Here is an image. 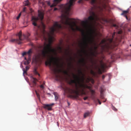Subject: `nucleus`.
Here are the masks:
<instances>
[{"instance_id":"nucleus-34","label":"nucleus","mask_w":131,"mask_h":131,"mask_svg":"<svg viewBox=\"0 0 131 131\" xmlns=\"http://www.w3.org/2000/svg\"><path fill=\"white\" fill-rule=\"evenodd\" d=\"M21 15V13H20V14H19L18 16L16 18H17V19L18 20L19 19V17H20V16Z\"/></svg>"},{"instance_id":"nucleus-19","label":"nucleus","mask_w":131,"mask_h":131,"mask_svg":"<svg viewBox=\"0 0 131 131\" xmlns=\"http://www.w3.org/2000/svg\"><path fill=\"white\" fill-rule=\"evenodd\" d=\"M90 113L89 112H87L85 113L84 115V117L85 118L89 115Z\"/></svg>"},{"instance_id":"nucleus-58","label":"nucleus","mask_w":131,"mask_h":131,"mask_svg":"<svg viewBox=\"0 0 131 131\" xmlns=\"http://www.w3.org/2000/svg\"><path fill=\"white\" fill-rule=\"evenodd\" d=\"M113 33H116V32H113Z\"/></svg>"},{"instance_id":"nucleus-14","label":"nucleus","mask_w":131,"mask_h":131,"mask_svg":"<svg viewBox=\"0 0 131 131\" xmlns=\"http://www.w3.org/2000/svg\"><path fill=\"white\" fill-rule=\"evenodd\" d=\"M53 94L55 96V100L56 101L57 100L58 98L59 97V96L58 93L56 92H54Z\"/></svg>"},{"instance_id":"nucleus-51","label":"nucleus","mask_w":131,"mask_h":131,"mask_svg":"<svg viewBox=\"0 0 131 131\" xmlns=\"http://www.w3.org/2000/svg\"><path fill=\"white\" fill-rule=\"evenodd\" d=\"M42 4L43 5H44V3H42Z\"/></svg>"},{"instance_id":"nucleus-50","label":"nucleus","mask_w":131,"mask_h":131,"mask_svg":"<svg viewBox=\"0 0 131 131\" xmlns=\"http://www.w3.org/2000/svg\"><path fill=\"white\" fill-rule=\"evenodd\" d=\"M115 33H113V36H114V35H115Z\"/></svg>"},{"instance_id":"nucleus-10","label":"nucleus","mask_w":131,"mask_h":131,"mask_svg":"<svg viewBox=\"0 0 131 131\" xmlns=\"http://www.w3.org/2000/svg\"><path fill=\"white\" fill-rule=\"evenodd\" d=\"M25 60L24 61V64L25 65H27L30 62L31 59L30 57H28L27 59L26 57H25Z\"/></svg>"},{"instance_id":"nucleus-13","label":"nucleus","mask_w":131,"mask_h":131,"mask_svg":"<svg viewBox=\"0 0 131 131\" xmlns=\"http://www.w3.org/2000/svg\"><path fill=\"white\" fill-rule=\"evenodd\" d=\"M128 12V10L124 11H123L122 13L121 14V15H124L128 20H129V19H128L127 16L126 15V14H127Z\"/></svg>"},{"instance_id":"nucleus-55","label":"nucleus","mask_w":131,"mask_h":131,"mask_svg":"<svg viewBox=\"0 0 131 131\" xmlns=\"http://www.w3.org/2000/svg\"><path fill=\"white\" fill-rule=\"evenodd\" d=\"M117 33H121V32L119 31V32H118Z\"/></svg>"},{"instance_id":"nucleus-26","label":"nucleus","mask_w":131,"mask_h":131,"mask_svg":"<svg viewBox=\"0 0 131 131\" xmlns=\"http://www.w3.org/2000/svg\"><path fill=\"white\" fill-rule=\"evenodd\" d=\"M34 73L36 75H38L39 76H40V74L38 72L36 71V69H35L34 70Z\"/></svg>"},{"instance_id":"nucleus-33","label":"nucleus","mask_w":131,"mask_h":131,"mask_svg":"<svg viewBox=\"0 0 131 131\" xmlns=\"http://www.w3.org/2000/svg\"><path fill=\"white\" fill-rule=\"evenodd\" d=\"M104 92V89L102 88H101L100 93H103Z\"/></svg>"},{"instance_id":"nucleus-2","label":"nucleus","mask_w":131,"mask_h":131,"mask_svg":"<svg viewBox=\"0 0 131 131\" xmlns=\"http://www.w3.org/2000/svg\"><path fill=\"white\" fill-rule=\"evenodd\" d=\"M78 72L79 74L83 75L81 78L80 77V75L78 76L72 73L74 79H71L68 82V84L71 86L73 85V84H74L75 89L67 87L64 88L65 93L70 94V96L71 97L77 98L79 95L84 94V89L86 88L90 89L91 88L90 86L83 83L85 78L81 71L79 70Z\"/></svg>"},{"instance_id":"nucleus-38","label":"nucleus","mask_w":131,"mask_h":131,"mask_svg":"<svg viewBox=\"0 0 131 131\" xmlns=\"http://www.w3.org/2000/svg\"><path fill=\"white\" fill-rule=\"evenodd\" d=\"M95 100H96V99H95ZM96 100H97L98 101V102L99 103V104L100 105L101 104V102L99 101V100L98 99H96Z\"/></svg>"},{"instance_id":"nucleus-24","label":"nucleus","mask_w":131,"mask_h":131,"mask_svg":"<svg viewBox=\"0 0 131 131\" xmlns=\"http://www.w3.org/2000/svg\"><path fill=\"white\" fill-rule=\"evenodd\" d=\"M35 92L36 95L37 97L38 98L39 100H40V96L39 93H38L36 91H35Z\"/></svg>"},{"instance_id":"nucleus-9","label":"nucleus","mask_w":131,"mask_h":131,"mask_svg":"<svg viewBox=\"0 0 131 131\" xmlns=\"http://www.w3.org/2000/svg\"><path fill=\"white\" fill-rule=\"evenodd\" d=\"M54 105V103H52L50 104H44L43 105V107L45 109H47L48 110H51L52 109V106Z\"/></svg>"},{"instance_id":"nucleus-20","label":"nucleus","mask_w":131,"mask_h":131,"mask_svg":"<svg viewBox=\"0 0 131 131\" xmlns=\"http://www.w3.org/2000/svg\"><path fill=\"white\" fill-rule=\"evenodd\" d=\"M24 4L25 6H29V2L28 0L25 1L24 2Z\"/></svg>"},{"instance_id":"nucleus-8","label":"nucleus","mask_w":131,"mask_h":131,"mask_svg":"<svg viewBox=\"0 0 131 131\" xmlns=\"http://www.w3.org/2000/svg\"><path fill=\"white\" fill-rule=\"evenodd\" d=\"M62 0H54L53 3L51 5H50V3L49 2L46 1V2L47 5L49 6H50V7L51 8L56 6L58 3L60 2Z\"/></svg>"},{"instance_id":"nucleus-23","label":"nucleus","mask_w":131,"mask_h":131,"mask_svg":"<svg viewBox=\"0 0 131 131\" xmlns=\"http://www.w3.org/2000/svg\"><path fill=\"white\" fill-rule=\"evenodd\" d=\"M63 72L64 74H65L66 75H68L70 76L69 75V74L68 73V71H66V70L63 71Z\"/></svg>"},{"instance_id":"nucleus-6","label":"nucleus","mask_w":131,"mask_h":131,"mask_svg":"<svg viewBox=\"0 0 131 131\" xmlns=\"http://www.w3.org/2000/svg\"><path fill=\"white\" fill-rule=\"evenodd\" d=\"M82 34V35L84 36V37L83 38L84 40V42L83 43H81L82 47H83V50L82 51L85 53H86V51L85 49V47L84 46H88V43L87 41L92 42V40L90 38H88L87 37L84 36L85 34H94V33H81Z\"/></svg>"},{"instance_id":"nucleus-3","label":"nucleus","mask_w":131,"mask_h":131,"mask_svg":"<svg viewBox=\"0 0 131 131\" xmlns=\"http://www.w3.org/2000/svg\"><path fill=\"white\" fill-rule=\"evenodd\" d=\"M41 34L40 35L45 40V44H46V42H48L49 43L46 45L43 50L41 51V53L36 57V59L40 61L46 60L48 58L49 54L51 52H55L56 51L55 50L52 48L51 46V45L55 40L53 34L54 33Z\"/></svg>"},{"instance_id":"nucleus-57","label":"nucleus","mask_w":131,"mask_h":131,"mask_svg":"<svg viewBox=\"0 0 131 131\" xmlns=\"http://www.w3.org/2000/svg\"><path fill=\"white\" fill-rule=\"evenodd\" d=\"M21 32H19V33H21Z\"/></svg>"},{"instance_id":"nucleus-27","label":"nucleus","mask_w":131,"mask_h":131,"mask_svg":"<svg viewBox=\"0 0 131 131\" xmlns=\"http://www.w3.org/2000/svg\"><path fill=\"white\" fill-rule=\"evenodd\" d=\"M58 49L59 50L60 52L61 53V52H62V48L61 47H60V46H59L58 47Z\"/></svg>"},{"instance_id":"nucleus-17","label":"nucleus","mask_w":131,"mask_h":131,"mask_svg":"<svg viewBox=\"0 0 131 131\" xmlns=\"http://www.w3.org/2000/svg\"><path fill=\"white\" fill-rule=\"evenodd\" d=\"M41 26L43 29V32L42 33H45V29L46 27L45 25L42 21L41 22Z\"/></svg>"},{"instance_id":"nucleus-39","label":"nucleus","mask_w":131,"mask_h":131,"mask_svg":"<svg viewBox=\"0 0 131 131\" xmlns=\"http://www.w3.org/2000/svg\"><path fill=\"white\" fill-rule=\"evenodd\" d=\"M88 98V97H85L83 98V99L84 100H87Z\"/></svg>"},{"instance_id":"nucleus-18","label":"nucleus","mask_w":131,"mask_h":131,"mask_svg":"<svg viewBox=\"0 0 131 131\" xmlns=\"http://www.w3.org/2000/svg\"><path fill=\"white\" fill-rule=\"evenodd\" d=\"M27 54H28V57H30V56H31L30 54V53H31L32 52L31 49H30L27 52Z\"/></svg>"},{"instance_id":"nucleus-31","label":"nucleus","mask_w":131,"mask_h":131,"mask_svg":"<svg viewBox=\"0 0 131 131\" xmlns=\"http://www.w3.org/2000/svg\"><path fill=\"white\" fill-rule=\"evenodd\" d=\"M27 54V52H23L22 54V56H24L25 55H26Z\"/></svg>"},{"instance_id":"nucleus-5","label":"nucleus","mask_w":131,"mask_h":131,"mask_svg":"<svg viewBox=\"0 0 131 131\" xmlns=\"http://www.w3.org/2000/svg\"><path fill=\"white\" fill-rule=\"evenodd\" d=\"M18 38L16 39H12L10 40V41L13 42H16L18 44L21 43V41L24 39H28V36H26L22 33H17L16 35Z\"/></svg>"},{"instance_id":"nucleus-40","label":"nucleus","mask_w":131,"mask_h":131,"mask_svg":"<svg viewBox=\"0 0 131 131\" xmlns=\"http://www.w3.org/2000/svg\"><path fill=\"white\" fill-rule=\"evenodd\" d=\"M110 43H112L113 42V39H110Z\"/></svg>"},{"instance_id":"nucleus-44","label":"nucleus","mask_w":131,"mask_h":131,"mask_svg":"<svg viewBox=\"0 0 131 131\" xmlns=\"http://www.w3.org/2000/svg\"><path fill=\"white\" fill-rule=\"evenodd\" d=\"M99 8L100 9V10H102V8H101V7L100 6H99Z\"/></svg>"},{"instance_id":"nucleus-12","label":"nucleus","mask_w":131,"mask_h":131,"mask_svg":"<svg viewBox=\"0 0 131 131\" xmlns=\"http://www.w3.org/2000/svg\"><path fill=\"white\" fill-rule=\"evenodd\" d=\"M96 0H91L90 2L91 4L93 5L94 8L97 7V6L96 5Z\"/></svg>"},{"instance_id":"nucleus-52","label":"nucleus","mask_w":131,"mask_h":131,"mask_svg":"<svg viewBox=\"0 0 131 131\" xmlns=\"http://www.w3.org/2000/svg\"><path fill=\"white\" fill-rule=\"evenodd\" d=\"M80 56H81V57H82V54H80Z\"/></svg>"},{"instance_id":"nucleus-29","label":"nucleus","mask_w":131,"mask_h":131,"mask_svg":"<svg viewBox=\"0 0 131 131\" xmlns=\"http://www.w3.org/2000/svg\"><path fill=\"white\" fill-rule=\"evenodd\" d=\"M112 109L115 111H117V109L114 106H113L112 107Z\"/></svg>"},{"instance_id":"nucleus-28","label":"nucleus","mask_w":131,"mask_h":131,"mask_svg":"<svg viewBox=\"0 0 131 131\" xmlns=\"http://www.w3.org/2000/svg\"><path fill=\"white\" fill-rule=\"evenodd\" d=\"M100 97L101 99L104 98V95L103 93H100Z\"/></svg>"},{"instance_id":"nucleus-43","label":"nucleus","mask_w":131,"mask_h":131,"mask_svg":"<svg viewBox=\"0 0 131 131\" xmlns=\"http://www.w3.org/2000/svg\"><path fill=\"white\" fill-rule=\"evenodd\" d=\"M105 41H106L105 40H103L102 41V43H104V42H105Z\"/></svg>"},{"instance_id":"nucleus-36","label":"nucleus","mask_w":131,"mask_h":131,"mask_svg":"<svg viewBox=\"0 0 131 131\" xmlns=\"http://www.w3.org/2000/svg\"><path fill=\"white\" fill-rule=\"evenodd\" d=\"M91 74H95V73L94 72V71L92 70H91Z\"/></svg>"},{"instance_id":"nucleus-37","label":"nucleus","mask_w":131,"mask_h":131,"mask_svg":"<svg viewBox=\"0 0 131 131\" xmlns=\"http://www.w3.org/2000/svg\"><path fill=\"white\" fill-rule=\"evenodd\" d=\"M26 9V7H24L23 8V10L22 12H25Z\"/></svg>"},{"instance_id":"nucleus-11","label":"nucleus","mask_w":131,"mask_h":131,"mask_svg":"<svg viewBox=\"0 0 131 131\" xmlns=\"http://www.w3.org/2000/svg\"><path fill=\"white\" fill-rule=\"evenodd\" d=\"M31 81H32V84L33 86H35L36 85V82L38 81L37 79L32 77L31 79Z\"/></svg>"},{"instance_id":"nucleus-16","label":"nucleus","mask_w":131,"mask_h":131,"mask_svg":"<svg viewBox=\"0 0 131 131\" xmlns=\"http://www.w3.org/2000/svg\"><path fill=\"white\" fill-rule=\"evenodd\" d=\"M90 92H91V95L92 96L94 97V100L95 102V98H94V95L95 93V91L93 90H90Z\"/></svg>"},{"instance_id":"nucleus-53","label":"nucleus","mask_w":131,"mask_h":131,"mask_svg":"<svg viewBox=\"0 0 131 131\" xmlns=\"http://www.w3.org/2000/svg\"><path fill=\"white\" fill-rule=\"evenodd\" d=\"M68 104L69 105H70L69 103L68 102Z\"/></svg>"},{"instance_id":"nucleus-46","label":"nucleus","mask_w":131,"mask_h":131,"mask_svg":"<svg viewBox=\"0 0 131 131\" xmlns=\"http://www.w3.org/2000/svg\"><path fill=\"white\" fill-rule=\"evenodd\" d=\"M88 81L87 82H89L90 81V80L89 78H88Z\"/></svg>"},{"instance_id":"nucleus-21","label":"nucleus","mask_w":131,"mask_h":131,"mask_svg":"<svg viewBox=\"0 0 131 131\" xmlns=\"http://www.w3.org/2000/svg\"><path fill=\"white\" fill-rule=\"evenodd\" d=\"M79 62H80L83 63L84 64H85V59L84 58H82L80 60Z\"/></svg>"},{"instance_id":"nucleus-30","label":"nucleus","mask_w":131,"mask_h":131,"mask_svg":"<svg viewBox=\"0 0 131 131\" xmlns=\"http://www.w3.org/2000/svg\"><path fill=\"white\" fill-rule=\"evenodd\" d=\"M112 26H113L115 27L116 28H117L118 27L115 24H112Z\"/></svg>"},{"instance_id":"nucleus-49","label":"nucleus","mask_w":131,"mask_h":131,"mask_svg":"<svg viewBox=\"0 0 131 131\" xmlns=\"http://www.w3.org/2000/svg\"><path fill=\"white\" fill-rule=\"evenodd\" d=\"M70 60H71L72 59V57H70Z\"/></svg>"},{"instance_id":"nucleus-22","label":"nucleus","mask_w":131,"mask_h":131,"mask_svg":"<svg viewBox=\"0 0 131 131\" xmlns=\"http://www.w3.org/2000/svg\"><path fill=\"white\" fill-rule=\"evenodd\" d=\"M106 66V65L104 63H101V67L103 69H104Z\"/></svg>"},{"instance_id":"nucleus-60","label":"nucleus","mask_w":131,"mask_h":131,"mask_svg":"<svg viewBox=\"0 0 131 131\" xmlns=\"http://www.w3.org/2000/svg\"><path fill=\"white\" fill-rule=\"evenodd\" d=\"M130 46H131V45H130Z\"/></svg>"},{"instance_id":"nucleus-59","label":"nucleus","mask_w":131,"mask_h":131,"mask_svg":"<svg viewBox=\"0 0 131 131\" xmlns=\"http://www.w3.org/2000/svg\"><path fill=\"white\" fill-rule=\"evenodd\" d=\"M118 34H120L121 33H118Z\"/></svg>"},{"instance_id":"nucleus-7","label":"nucleus","mask_w":131,"mask_h":131,"mask_svg":"<svg viewBox=\"0 0 131 131\" xmlns=\"http://www.w3.org/2000/svg\"><path fill=\"white\" fill-rule=\"evenodd\" d=\"M38 17H32V24L36 26H37L39 28H40V26H38L37 24L36 23V22L39 20V18L41 21H42V20L43 18L44 14L43 12H41L39 10L38 11Z\"/></svg>"},{"instance_id":"nucleus-25","label":"nucleus","mask_w":131,"mask_h":131,"mask_svg":"<svg viewBox=\"0 0 131 131\" xmlns=\"http://www.w3.org/2000/svg\"><path fill=\"white\" fill-rule=\"evenodd\" d=\"M23 75L24 76V74H25L26 75L27 74V71L26 70H25L24 68L23 69Z\"/></svg>"},{"instance_id":"nucleus-48","label":"nucleus","mask_w":131,"mask_h":131,"mask_svg":"<svg viewBox=\"0 0 131 131\" xmlns=\"http://www.w3.org/2000/svg\"><path fill=\"white\" fill-rule=\"evenodd\" d=\"M30 11L31 12H32V9L30 8Z\"/></svg>"},{"instance_id":"nucleus-42","label":"nucleus","mask_w":131,"mask_h":131,"mask_svg":"<svg viewBox=\"0 0 131 131\" xmlns=\"http://www.w3.org/2000/svg\"><path fill=\"white\" fill-rule=\"evenodd\" d=\"M58 9L57 8H55L54 9V11H56V10H58Z\"/></svg>"},{"instance_id":"nucleus-47","label":"nucleus","mask_w":131,"mask_h":131,"mask_svg":"<svg viewBox=\"0 0 131 131\" xmlns=\"http://www.w3.org/2000/svg\"><path fill=\"white\" fill-rule=\"evenodd\" d=\"M99 71H100V72L101 73V70H100V69L99 68Z\"/></svg>"},{"instance_id":"nucleus-56","label":"nucleus","mask_w":131,"mask_h":131,"mask_svg":"<svg viewBox=\"0 0 131 131\" xmlns=\"http://www.w3.org/2000/svg\"><path fill=\"white\" fill-rule=\"evenodd\" d=\"M105 101H106V100H105V101H103V102H105Z\"/></svg>"},{"instance_id":"nucleus-4","label":"nucleus","mask_w":131,"mask_h":131,"mask_svg":"<svg viewBox=\"0 0 131 131\" xmlns=\"http://www.w3.org/2000/svg\"><path fill=\"white\" fill-rule=\"evenodd\" d=\"M60 59L58 58L52 57L45 62L46 65L50 66L53 74L57 78L59 76L58 73L62 71L61 68L63 66V64L60 63Z\"/></svg>"},{"instance_id":"nucleus-35","label":"nucleus","mask_w":131,"mask_h":131,"mask_svg":"<svg viewBox=\"0 0 131 131\" xmlns=\"http://www.w3.org/2000/svg\"><path fill=\"white\" fill-rule=\"evenodd\" d=\"M29 66H27L26 67V69L25 70L27 71L29 70Z\"/></svg>"},{"instance_id":"nucleus-1","label":"nucleus","mask_w":131,"mask_h":131,"mask_svg":"<svg viewBox=\"0 0 131 131\" xmlns=\"http://www.w3.org/2000/svg\"><path fill=\"white\" fill-rule=\"evenodd\" d=\"M75 1L70 0L66 5L60 6V10L62 13L61 16V24L57 22H55L53 26L49 27V33L59 31L63 28L73 32L79 31L80 33H97L95 31L97 21H100L101 19L94 12H90L91 15L87 19L83 21L82 25L80 26L77 25L75 19L69 17V16L72 14L71 7L74 5Z\"/></svg>"},{"instance_id":"nucleus-45","label":"nucleus","mask_w":131,"mask_h":131,"mask_svg":"<svg viewBox=\"0 0 131 131\" xmlns=\"http://www.w3.org/2000/svg\"><path fill=\"white\" fill-rule=\"evenodd\" d=\"M94 48L95 49H96L97 48V47L96 46H95L94 47Z\"/></svg>"},{"instance_id":"nucleus-41","label":"nucleus","mask_w":131,"mask_h":131,"mask_svg":"<svg viewBox=\"0 0 131 131\" xmlns=\"http://www.w3.org/2000/svg\"><path fill=\"white\" fill-rule=\"evenodd\" d=\"M105 76L104 75H103L102 76V79H103L105 78Z\"/></svg>"},{"instance_id":"nucleus-32","label":"nucleus","mask_w":131,"mask_h":131,"mask_svg":"<svg viewBox=\"0 0 131 131\" xmlns=\"http://www.w3.org/2000/svg\"><path fill=\"white\" fill-rule=\"evenodd\" d=\"M45 84V83L44 82V83H43V84H41V85L40 86V87L42 88V89H43V88H44V86H43V84Z\"/></svg>"},{"instance_id":"nucleus-54","label":"nucleus","mask_w":131,"mask_h":131,"mask_svg":"<svg viewBox=\"0 0 131 131\" xmlns=\"http://www.w3.org/2000/svg\"><path fill=\"white\" fill-rule=\"evenodd\" d=\"M97 68V66H96V68Z\"/></svg>"},{"instance_id":"nucleus-15","label":"nucleus","mask_w":131,"mask_h":131,"mask_svg":"<svg viewBox=\"0 0 131 131\" xmlns=\"http://www.w3.org/2000/svg\"><path fill=\"white\" fill-rule=\"evenodd\" d=\"M91 54L94 57H96V55L97 54V52L96 51H95L94 52H92L93 50V49L91 48Z\"/></svg>"}]
</instances>
